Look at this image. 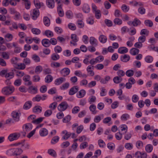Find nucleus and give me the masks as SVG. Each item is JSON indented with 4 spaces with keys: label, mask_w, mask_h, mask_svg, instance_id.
<instances>
[{
    "label": "nucleus",
    "mask_w": 158,
    "mask_h": 158,
    "mask_svg": "<svg viewBox=\"0 0 158 158\" xmlns=\"http://www.w3.org/2000/svg\"><path fill=\"white\" fill-rule=\"evenodd\" d=\"M48 134V130L44 128H41L39 131V134L41 137L47 136Z\"/></svg>",
    "instance_id": "6e6552de"
},
{
    "label": "nucleus",
    "mask_w": 158,
    "mask_h": 158,
    "mask_svg": "<svg viewBox=\"0 0 158 158\" xmlns=\"http://www.w3.org/2000/svg\"><path fill=\"white\" fill-rule=\"evenodd\" d=\"M23 128L24 131H28L32 129V125L30 123H27L23 126Z\"/></svg>",
    "instance_id": "423d86ee"
},
{
    "label": "nucleus",
    "mask_w": 158,
    "mask_h": 158,
    "mask_svg": "<svg viewBox=\"0 0 158 158\" xmlns=\"http://www.w3.org/2000/svg\"><path fill=\"white\" fill-rule=\"evenodd\" d=\"M119 128L121 131L123 133H126L128 130L127 126L126 124L121 125L119 126Z\"/></svg>",
    "instance_id": "2eb2a0df"
},
{
    "label": "nucleus",
    "mask_w": 158,
    "mask_h": 158,
    "mask_svg": "<svg viewBox=\"0 0 158 158\" xmlns=\"http://www.w3.org/2000/svg\"><path fill=\"white\" fill-rule=\"evenodd\" d=\"M128 51V49L125 47H121L119 48L118 50V53L121 54H124L127 53Z\"/></svg>",
    "instance_id": "a211bd4d"
},
{
    "label": "nucleus",
    "mask_w": 158,
    "mask_h": 158,
    "mask_svg": "<svg viewBox=\"0 0 158 158\" xmlns=\"http://www.w3.org/2000/svg\"><path fill=\"white\" fill-rule=\"evenodd\" d=\"M14 155L20 156L19 155L21 154L23 152V150L20 148H14Z\"/></svg>",
    "instance_id": "5701e85b"
},
{
    "label": "nucleus",
    "mask_w": 158,
    "mask_h": 158,
    "mask_svg": "<svg viewBox=\"0 0 158 158\" xmlns=\"http://www.w3.org/2000/svg\"><path fill=\"white\" fill-rule=\"evenodd\" d=\"M48 153L49 155L55 157L56 156L55 151L52 149H49L48 151Z\"/></svg>",
    "instance_id": "09e8293b"
},
{
    "label": "nucleus",
    "mask_w": 158,
    "mask_h": 158,
    "mask_svg": "<svg viewBox=\"0 0 158 158\" xmlns=\"http://www.w3.org/2000/svg\"><path fill=\"white\" fill-rule=\"evenodd\" d=\"M107 148L110 150H113L115 148V145L113 143H109L107 144Z\"/></svg>",
    "instance_id": "a19ab883"
},
{
    "label": "nucleus",
    "mask_w": 158,
    "mask_h": 158,
    "mask_svg": "<svg viewBox=\"0 0 158 158\" xmlns=\"http://www.w3.org/2000/svg\"><path fill=\"white\" fill-rule=\"evenodd\" d=\"M96 98L94 96H91L88 99V102L90 104H92L95 102Z\"/></svg>",
    "instance_id": "4d7b16f0"
},
{
    "label": "nucleus",
    "mask_w": 158,
    "mask_h": 158,
    "mask_svg": "<svg viewBox=\"0 0 158 158\" xmlns=\"http://www.w3.org/2000/svg\"><path fill=\"white\" fill-rule=\"evenodd\" d=\"M65 14L67 18L68 19H71L73 17V14L72 11L70 10L66 11Z\"/></svg>",
    "instance_id": "338daca9"
},
{
    "label": "nucleus",
    "mask_w": 158,
    "mask_h": 158,
    "mask_svg": "<svg viewBox=\"0 0 158 158\" xmlns=\"http://www.w3.org/2000/svg\"><path fill=\"white\" fill-rule=\"evenodd\" d=\"M42 110V108L41 107L39 106H36L33 108V111L34 113H39Z\"/></svg>",
    "instance_id": "c756f323"
},
{
    "label": "nucleus",
    "mask_w": 158,
    "mask_h": 158,
    "mask_svg": "<svg viewBox=\"0 0 158 158\" xmlns=\"http://www.w3.org/2000/svg\"><path fill=\"white\" fill-rule=\"evenodd\" d=\"M123 80L122 77H120L118 76H116L113 78V81L114 83L116 84H118L120 83Z\"/></svg>",
    "instance_id": "2f4dec72"
},
{
    "label": "nucleus",
    "mask_w": 158,
    "mask_h": 158,
    "mask_svg": "<svg viewBox=\"0 0 158 158\" xmlns=\"http://www.w3.org/2000/svg\"><path fill=\"white\" fill-rule=\"evenodd\" d=\"M80 110V108L78 106L74 107L72 110V112L73 114H75L77 113Z\"/></svg>",
    "instance_id": "69168bd1"
},
{
    "label": "nucleus",
    "mask_w": 158,
    "mask_h": 158,
    "mask_svg": "<svg viewBox=\"0 0 158 158\" xmlns=\"http://www.w3.org/2000/svg\"><path fill=\"white\" fill-rule=\"evenodd\" d=\"M70 71L68 68H64L61 71L60 73L64 77H66L70 73Z\"/></svg>",
    "instance_id": "9d476101"
},
{
    "label": "nucleus",
    "mask_w": 158,
    "mask_h": 158,
    "mask_svg": "<svg viewBox=\"0 0 158 158\" xmlns=\"http://www.w3.org/2000/svg\"><path fill=\"white\" fill-rule=\"evenodd\" d=\"M130 59V56L126 54H125L123 56H122L121 57V60L124 62H127Z\"/></svg>",
    "instance_id": "393cba45"
},
{
    "label": "nucleus",
    "mask_w": 158,
    "mask_h": 158,
    "mask_svg": "<svg viewBox=\"0 0 158 158\" xmlns=\"http://www.w3.org/2000/svg\"><path fill=\"white\" fill-rule=\"evenodd\" d=\"M135 156H140L141 158H147V155L146 153H143L141 154L140 152H137L135 153Z\"/></svg>",
    "instance_id": "79ce46f5"
},
{
    "label": "nucleus",
    "mask_w": 158,
    "mask_h": 158,
    "mask_svg": "<svg viewBox=\"0 0 158 158\" xmlns=\"http://www.w3.org/2000/svg\"><path fill=\"white\" fill-rule=\"evenodd\" d=\"M85 94L86 92L84 89H81L77 93L76 96L78 98H82L85 96Z\"/></svg>",
    "instance_id": "9b49d317"
},
{
    "label": "nucleus",
    "mask_w": 158,
    "mask_h": 158,
    "mask_svg": "<svg viewBox=\"0 0 158 158\" xmlns=\"http://www.w3.org/2000/svg\"><path fill=\"white\" fill-rule=\"evenodd\" d=\"M21 132H14L10 134L8 137V140L10 142L18 140L20 137Z\"/></svg>",
    "instance_id": "f257e3e1"
},
{
    "label": "nucleus",
    "mask_w": 158,
    "mask_h": 158,
    "mask_svg": "<svg viewBox=\"0 0 158 158\" xmlns=\"http://www.w3.org/2000/svg\"><path fill=\"white\" fill-rule=\"evenodd\" d=\"M143 145V143L141 141H138L136 143V146L138 149H140L142 148Z\"/></svg>",
    "instance_id": "603ef678"
},
{
    "label": "nucleus",
    "mask_w": 158,
    "mask_h": 158,
    "mask_svg": "<svg viewBox=\"0 0 158 158\" xmlns=\"http://www.w3.org/2000/svg\"><path fill=\"white\" fill-rule=\"evenodd\" d=\"M99 40L101 43L104 44L106 43L107 40L106 37L103 35H101L99 37Z\"/></svg>",
    "instance_id": "aec40b11"
},
{
    "label": "nucleus",
    "mask_w": 158,
    "mask_h": 158,
    "mask_svg": "<svg viewBox=\"0 0 158 158\" xmlns=\"http://www.w3.org/2000/svg\"><path fill=\"white\" fill-rule=\"evenodd\" d=\"M31 31L33 34L36 35H39L41 33L40 30L39 29L36 28H32L31 30Z\"/></svg>",
    "instance_id": "58836bf2"
},
{
    "label": "nucleus",
    "mask_w": 158,
    "mask_h": 158,
    "mask_svg": "<svg viewBox=\"0 0 158 158\" xmlns=\"http://www.w3.org/2000/svg\"><path fill=\"white\" fill-rule=\"evenodd\" d=\"M14 89H2V92L4 95H9L14 91Z\"/></svg>",
    "instance_id": "4be33fe9"
},
{
    "label": "nucleus",
    "mask_w": 158,
    "mask_h": 158,
    "mask_svg": "<svg viewBox=\"0 0 158 158\" xmlns=\"http://www.w3.org/2000/svg\"><path fill=\"white\" fill-rule=\"evenodd\" d=\"M97 40L96 39L93 37H91L90 38L89 42L92 45H97L96 42Z\"/></svg>",
    "instance_id": "864d4df0"
},
{
    "label": "nucleus",
    "mask_w": 158,
    "mask_h": 158,
    "mask_svg": "<svg viewBox=\"0 0 158 158\" xmlns=\"http://www.w3.org/2000/svg\"><path fill=\"white\" fill-rule=\"evenodd\" d=\"M130 117V115L127 113L123 114L120 117V119L123 121H126Z\"/></svg>",
    "instance_id": "6ab92c4d"
},
{
    "label": "nucleus",
    "mask_w": 158,
    "mask_h": 158,
    "mask_svg": "<svg viewBox=\"0 0 158 158\" xmlns=\"http://www.w3.org/2000/svg\"><path fill=\"white\" fill-rule=\"evenodd\" d=\"M43 70V68L40 65L37 66L35 69V72L36 73H39Z\"/></svg>",
    "instance_id": "49530a36"
},
{
    "label": "nucleus",
    "mask_w": 158,
    "mask_h": 158,
    "mask_svg": "<svg viewBox=\"0 0 158 158\" xmlns=\"http://www.w3.org/2000/svg\"><path fill=\"white\" fill-rule=\"evenodd\" d=\"M98 144L99 147L101 148H104L106 146V144L105 142L101 139L98 140Z\"/></svg>",
    "instance_id": "72a5a7b5"
},
{
    "label": "nucleus",
    "mask_w": 158,
    "mask_h": 158,
    "mask_svg": "<svg viewBox=\"0 0 158 158\" xmlns=\"http://www.w3.org/2000/svg\"><path fill=\"white\" fill-rule=\"evenodd\" d=\"M71 119V116L68 115L63 119L62 121L64 123H67L69 122Z\"/></svg>",
    "instance_id": "5fc2aeb1"
},
{
    "label": "nucleus",
    "mask_w": 158,
    "mask_h": 158,
    "mask_svg": "<svg viewBox=\"0 0 158 158\" xmlns=\"http://www.w3.org/2000/svg\"><path fill=\"white\" fill-rule=\"evenodd\" d=\"M44 23L47 27H48L50 24V19L47 17H44L43 19Z\"/></svg>",
    "instance_id": "bb28decb"
},
{
    "label": "nucleus",
    "mask_w": 158,
    "mask_h": 158,
    "mask_svg": "<svg viewBox=\"0 0 158 158\" xmlns=\"http://www.w3.org/2000/svg\"><path fill=\"white\" fill-rule=\"evenodd\" d=\"M15 67L18 69L23 70L25 68L26 65L24 63H19L15 66Z\"/></svg>",
    "instance_id": "c85d7f7f"
},
{
    "label": "nucleus",
    "mask_w": 158,
    "mask_h": 158,
    "mask_svg": "<svg viewBox=\"0 0 158 158\" xmlns=\"http://www.w3.org/2000/svg\"><path fill=\"white\" fill-rule=\"evenodd\" d=\"M149 33V31L146 29H142L140 31V34L141 35H145L147 36L148 35Z\"/></svg>",
    "instance_id": "e2e57ef3"
},
{
    "label": "nucleus",
    "mask_w": 158,
    "mask_h": 158,
    "mask_svg": "<svg viewBox=\"0 0 158 158\" xmlns=\"http://www.w3.org/2000/svg\"><path fill=\"white\" fill-rule=\"evenodd\" d=\"M31 15L32 19L36 20L40 15L39 9L36 8H34L31 11Z\"/></svg>",
    "instance_id": "7ed1b4c3"
},
{
    "label": "nucleus",
    "mask_w": 158,
    "mask_h": 158,
    "mask_svg": "<svg viewBox=\"0 0 158 158\" xmlns=\"http://www.w3.org/2000/svg\"><path fill=\"white\" fill-rule=\"evenodd\" d=\"M13 145L15 146L20 145L24 149H28L30 147L29 144L25 142V140H23L19 142L15 143Z\"/></svg>",
    "instance_id": "f03ea898"
},
{
    "label": "nucleus",
    "mask_w": 158,
    "mask_h": 158,
    "mask_svg": "<svg viewBox=\"0 0 158 158\" xmlns=\"http://www.w3.org/2000/svg\"><path fill=\"white\" fill-rule=\"evenodd\" d=\"M51 58L53 60L56 61L60 59V56L58 54L54 53L52 55Z\"/></svg>",
    "instance_id": "7c9ffc66"
},
{
    "label": "nucleus",
    "mask_w": 158,
    "mask_h": 158,
    "mask_svg": "<svg viewBox=\"0 0 158 158\" xmlns=\"http://www.w3.org/2000/svg\"><path fill=\"white\" fill-rule=\"evenodd\" d=\"M133 146L132 144L131 143H127L125 144V148L129 150H130L132 149L133 148Z\"/></svg>",
    "instance_id": "4c0bfd02"
},
{
    "label": "nucleus",
    "mask_w": 158,
    "mask_h": 158,
    "mask_svg": "<svg viewBox=\"0 0 158 158\" xmlns=\"http://www.w3.org/2000/svg\"><path fill=\"white\" fill-rule=\"evenodd\" d=\"M133 26L134 27H137L138 25H139L141 24V21L137 18L135 19L133 21Z\"/></svg>",
    "instance_id": "8fccbe9b"
},
{
    "label": "nucleus",
    "mask_w": 158,
    "mask_h": 158,
    "mask_svg": "<svg viewBox=\"0 0 158 158\" xmlns=\"http://www.w3.org/2000/svg\"><path fill=\"white\" fill-rule=\"evenodd\" d=\"M121 8L122 10L124 12H128L129 10V7L127 6L125 4L123 5L121 7Z\"/></svg>",
    "instance_id": "6e6d98bb"
},
{
    "label": "nucleus",
    "mask_w": 158,
    "mask_h": 158,
    "mask_svg": "<svg viewBox=\"0 0 158 158\" xmlns=\"http://www.w3.org/2000/svg\"><path fill=\"white\" fill-rule=\"evenodd\" d=\"M32 106V102L31 101H28L25 102L23 106V108L25 110H28Z\"/></svg>",
    "instance_id": "b1692460"
},
{
    "label": "nucleus",
    "mask_w": 158,
    "mask_h": 158,
    "mask_svg": "<svg viewBox=\"0 0 158 158\" xmlns=\"http://www.w3.org/2000/svg\"><path fill=\"white\" fill-rule=\"evenodd\" d=\"M32 59L36 62H39L40 60V57L35 54L32 55Z\"/></svg>",
    "instance_id": "c03bdc74"
},
{
    "label": "nucleus",
    "mask_w": 158,
    "mask_h": 158,
    "mask_svg": "<svg viewBox=\"0 0 158 158\" xmlns=\"http://www.w3.org/2000/svg\"><path fill=\"white\" fill-rule=\"evenodd\" d=\"M114 23L115 24L120 25L122 24L123 22L122 20L118 18L115 19L114 20Z\"/></svg>",
    "instance_id": "ea45409f"
},
{
    "label": "nucleus",
    "mask_w": 158,
    "mask_h": 158,
    "mask_svg": "<svg viewBox=\"0 0 158 158\" xmlns=\"http://www.w3.org/2000/svg\"><path fill=\"white\" fill-rule=\"evenodd\" d=\"M153 60L152 56H147L145 58V61L148 63H152Z\"/></svg>",
    "instance_id": "473e14b6"
},
{
    "label": "nucleus",
    "mask_w": 158,
    "mask_h": 158,
    "mask_svg": "<svg viewBox=\"0 0 158 158\" xmlns=\"http://www.w3.org/2000/svg\"><path fill=\"white\" fill-rule=\"evenodd\" d=\"M125 73L124 71L122 70H119L117 72V74L118 76L121 77L124 76L125 75Z\"/></svg>",
    "instance_id": "13d9d810"
},
{
    "label": "nucleus",
    "mask_w": 158,
    "mask_h": 158,
    "mask_svg": "<svg viewBox=\"0 0 158 158\" xmlns=\"http://www.w3.org/2000/svg\"><path fill=\"white\" fill-rule=\"evenodd\" d=\"M60 65L59 63L57 62H52L51 64V66L53 68H58L60 66Z\"/></svg>",
    "instance_id": "0e129e2a"
},
{
    "label": "nucleus",
    "mask_w": 158,
    "mask_h": 158,
    "mask_svg": "<svg viewBox=\"0 0 158 158\" xmlns=\"http://www.w3.org/2000/svg\"><path fill=\"white\" fill-rule=\"evenodd\" d=\"M60 138L58 136H56L53 137L51 141L52 144H54L57 143L59 140Z\"/></svg>",
    "instance_id": "e433bc0d"
},
{
    "label": "nucleus",
    "mask_w": 158,
    "mask_h": 158,
    "mask_svg": "<svg viewBox=\"0 0 158 158\" xmlns=\"http://www.w3.org/2000/svg\"><path fill=\"white\" fill-rule=\"evenodd\" d=\"M65 80L66 79L65 78L61 77L56 79L55 81V84L56 85H59L65 81Z\"/></svg>",
    "instance_id": "ddd939ff"
},
{
    "label": "nucleus",
    "mask_w": 158,
    "mask_h": 158,
    "mask_svg": "<svg viewBox=\"0 0 158 158\" xmlns=\"http://www.w3.org/2000/svg\"><path fill=\"white\" fill-rule=\"evenodd\" d=\"M52 80L53 77L50 75H47L45 78V81L46 83H50L52 81Z\"/></svg>",
    "instance_id": "f704fd0d"
},
{
    "label": "nucleus",
    "mask_w": 158,
    "mask_h": 158,
    "mask_svg": "<svg viewBox=\"0 0 158 158\" xmlns=\"http://www.w3.org/2000/svg\"><path fill=\"white\" fill-rule=\"evenodd\" d=\"M134 74V71L132 70H128L126 72V75L128 77H131Z\"/></svg>",
    "instance_id": "052dcab7"
},
{
    "label": "nucleus",
    "mask_w": 158,
    "mask_h": 158,
    "mask_svg": "<svg viewBox=\"0 0 158 158\" xmlns=\"http://www.w3.org/2000/svg\"><path fill=\"white\" fill-rule=\"evenodd\" d=\"M89 108L90 110L92 111L93 114H95L96 113L95 110L96 108L95 105L94 104H92L90 106Z\"/></svg>",
    "instance_id": "680f3d73"
},
{
    "label": "nucleus",
    "mask_w": 158,
    "mask_h": 158,
    "mask_svg": "<svg viewBox=\"0 0 158 158\" xmlns=\"http://www.w3.org/2000/svg\"><path fill=\"white\" fill-rule=\"evenodd\" d=\"M30 76L28 75L24 76L23 77V80L24 81H28V83L27 84L28 85H31L32 84V82L30 81Z\"/></svg>",
    "instance_id": "f3484780"
},
{
    "label": "nucleus",
    "mask_w": 158,
    "mask_h": 158,
    "mask_svg": "<svg viewBox=\"0 0 158 158\" xmlns=\"http://www.w3.org/2000/svg\"><path fill=\"white\" fill-rule=\"evenodd\" d=\"M152 150L153 147L151 144H148L145 147V150L148 152L150 153L151 152Z\"/></svg>",
    "instance_id": "c9c22d12"
},
{
    "label": "nucleus",
    "mask_w": 158,
    "mask_h": 158,
    "mask_svg": "<svg viewBox=\"0 0 158 158\" xmlns=\"http://www.w3.org/2000/svg\"><path fill=\"white\" fill-rule=\"evenodd\" d=\"M20 115V112L17 111H13L11 114L12 117L15 122H18L19 121Z\"/></svg>",
    "instance_id": "20e7f679"
},
{
    "label": "nucleus",
    "mask_w": 158,
    "mask_h": 158,
    "mask_svg": "<svg viewBox=\"0 0 158 158\" xmlns=\"http://www.w3.org/2000/svg\"><path fill=\"white\" fill-rule=\"evenodd\" d=\"M68 27L69 29L73 31H74L76 29V25L72 23H69Z\"/></svg>",
    "instance_id": "bf43d9fd"
},
{
    "label": "nucleus",
    "mask_w": 158,
    "mask_h": 158,
    "mask_svg": "<svg viewBox=\"0 0 158 158\" xmlns=\"http://www.w3.org/2000/svg\"><path fill=\"white\" fill-rule=\"evenodd\" d=\"M83 11L85 13H88L90 11V8L87 4H84L82 7Z\"/></svg>",
    "instance_id": "cd10ccee"
},
{
    "label": "nucleus",
    "mask_w": 158,
    "mask_h": 158,
    "mask_svg": "<svg viewBox=\"0 0 158 158\" xmlns=\"http://www.w3.org/2000/svg\"><path fill=\"white\" fill-rule=\"evenodd\" d=\"M61 134L63 135L62 139L66 140L68 139L71 136V133L68 132L66 130H64L62 131Z\"/></svg>",
    "instance_id": "0eeeda50"
},
{
    "label": "nucleus",
    "mask_w": 158,
    "mask_h": 158,
    "mask_svg": "<svg viewBox=\"0 0 158 158\" xmlns=\"http://www.w3.org/2000/svg\"><path fill=\"white\" fill-rule=\"evenodd\" d=\"M98 57H97L96 58H93L91 59L90 61H89V63L91 65H94L95 64L98 62H99Z\"/></svg>",
    "instance_id": "37998d69"
},
{
    "label": "nucleus",
    "mask_w": 158,
    "mask_h": 158,
    "mask_svg": "<svg viewBox=\"0 0 158 158\" xmlns=\"http://www.w3.org/2000/svg\"><path fill=\"white\" fill-rule=\"evenodd\" d=\"M15 76V73L14 72L12 71L10 72L6 73L5 75V77L6 78H7L8 79H12Z\"/></svg>",
    "instance_id": "412c9836"
},
{
    "label": "nucleus",
    "mask_w": 158,
    "mask_h": 158,
    "mask_svg": "<svg viewBox=\"0 0 158 158\" xmlns=\"http://www.w3.org/2000/svg\"><path fill=\"white\" fill-rule=\"evenodd\" d=\"M54 30L58 34H60L63 32L62 29L59 27H55Z\"/></svg>",
    "instance_id": "774afa93"
},
{
    "label": "nucleus",
    "mask_w": 158,
    "mask_h": 158,
    "mask_svg": "<svg viewBox=\"0 0 158 158\" xmlns=\"http://www.w3.org/2000/svg\"><path fill=\"white\" fill-rule=\"evenodd\" d=\"M139 52V50L135 48H132L130 51V54L133 56L138 54Z\"/></svg>",
    "instance_id": "4468645a"
},
{
    "label": "nucleus",
    "mask_w": 158,
    "mask_h": 158,
    "mask_svg": "<svg viewBox=\"0 0 158 158\" xmlns=\"http://www.w3.org/2000/svg\"><path fill=\"white\" fill-rule=\"evenodd\" d=\"M94 66L90 65L88 66L87 68V72L89 73V75L91 76H93L94 75V73L92 70L94 69Z\"/></svg>",
    "instance_id": "f8f14e48"
},
{
    "label": "nucleus",
    "mask_w": 158,
    "mask_h": 158,
    "mask_svg": "<svg viewBox=\"0 0 158 158\" xmlns=\"http://www.w3.org/2000/svg\"><path fill=\"white\" fill-rule=\"evenodd\" d=\"M68 105L65 102H63L60 103L58 106V110L60 111H64L67 108Z\"/></svg>",
    "instance_id": "39448f33"
},
{
    "label": "nucleus",
    "mask_w": 158,
    "mask_h": 158,
    "mask_svg": "<svg viewBox=\"0 0 158 158\" xmlns=\"http://www.w3.org/2000/svg\"><path fill=\"white\" fill-rule=\"evenodd\" d=\"M45 35L49 37H52L53 36V33L52 31L49 30H47L45 31Z\"/></svg>",
    "instance_id": "a18cd8bd"
},
{
    "label": "nucleus",
    "mask_w": 158,
    "mask_h": 158,
    "mask_svg": "<svg viewBox=\"0 0 158 158\" xmlns=\"http://www.w3.org/2000/svg\"><path fill=\"white\" fill-rule=\"evenodd\" d=\"M46 4L47 6L50 9H53L55 7L54 0H46Z\"/></svg>",
    "instance_id": "1a4fd4ad"
},
{
    "label": "nucleus",
    "mask_w": 158,
    "mask_h": 158,
    "mask_svg": "<svg viewBox=\"0 0 158 158\" xmlns=\"http://www.w3.org/2000/svg\"><path fill=\"white\" fill-rule=\"evenodd\" d=\"M116 139L118 140H121L123 137L122 134L120 132H117L115 135Z\"/></svg>",
    "instance_id": "3c124183"
},
{
    "label": "nucleus",
    "mask_w": 158,
    "mask_h": 158,
    "mask_svg": "<svg viewBox=\"0 0 158 158\" xmlns=\"http://www.w3.org/2000/svg\"><path fill=\"white\" fill-rule=\"evenodd\" d=\"M145 25L147 26L152 27L153 25V23L152 21L150 20H146L144 22Z\"/></svg>",
    "instance_id": "de8ad7c7"
},
{
    "label": "nucleus",
    "mask_w": 158,
    "mask_h": 158,
    "mask_svg": "<svg viewBox=\"0 0 158 158\" xmlns=\"http://www.w3.org/2000/svg\"><path fill=\"white\" fill-rule=\"evenodd\" d=\"M42 45L46 47H48L50 45V40L48 39H45L42 41Z\"/></svg>",
    "instance_id": "dca6fc26"
},
{
    "label": "nucleus",
    "mask_w": 158,
    "mask_h": 158,
    "mask_svg": "<svg viewBox=\"0 0 158 158\" xmlns=\"http://www.w3.org/2000/svg\"><path fill=\"white\" fill-rule=\"evenodd\" d=\"M44 119V117H40L36 119L33 120L31 122L35 124H37L42 122Z\"/></svg>",
    "instance_id": "a878e982"
}]
</instances>
